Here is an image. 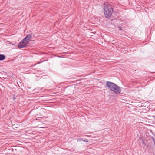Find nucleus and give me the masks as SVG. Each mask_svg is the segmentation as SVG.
Instances as JSON below:
<instances>
[{
    "label": "nucleus",
    "instance_id": "nucleus-1",
    "mask_svg": "<svg viewBox=\"0 0 155 155\" xmlns=\"http://www.w3.org/2000/svg\"><path fill=\"white\" fill-rule=\"evenodd\" d=\"M104 12L106 18H110L113 12V8L109 4H104Z\"/></svg>",
    "mask_w": 155,
    "mask_h": 155
},
{
    "label": "nucleus",
    "instance_id": "nucleus-2",
    "mask_svg": "<svg viewBox=\"0 0 155 155\" xmlns=\"http://www.w3.org/2000/svg\"><path fill=\"white\" fill-rule=\"evenodd\" d=\"M32 39V36L31 34L28 35L26 37L21 41L18 45V47L19 48H22L26 47L29 41Z\"/></svg>",
    "mask_w": 155,
    "mask_h": 155
},
{
    "label": "nucleus",
    "instance_id": "nucleus-3",
    "mask_svg": "<svg viewBox=\"0 0 155 155\" xmlns=\"http://www.w3.org/2000/svg\"><path fill=\"white\" fill-rule=\"evenodd\" d=\"M106 85L109 89L112 91L116 93H120L121 90L120 87L115 83L110 81H107Z\"/></svg>",
    "mask_w": 155,
    "mask_h": 155
},
{
    "label": "nucleus",
    "instance_id": "nucleus-4",
    "mask_svg": "<svg viewBox=\"0 0 155 155\" xmlns=\"http://www.w3.org/2000/svg\"><path fill=\"white\" fill-rule=\"evenodd\" d=\"M5 55L0 54V61L3 60L5 59Z\"/></svg>",
    "mask_w": 155,
    "mask_h": 155
},
{
    "label": "nucleus",
    "instance_id": "nucleus-5",
    "mask_svg": "<svg viewBox=\"0 0 155 155\" xmlns=\"http://www.w3.org/2000/svg\"><path fill=\"white\" fill-rule=\"evenodd\" d=\"M76 140H77V142H80L81 141H83V138H79L77 139H75Z\"/></svg>",
    "mask_w": 155,
    "mask_h": 155
},
{
    "label": "nucleus",
    "instance_id": "nucleus-6",
    "mask_svg": "<svg viewBox=\"0 0 155 155\" xmlns=\"http://www.w3.org/2000/svg\"><path fill=\"white\" fill-rule=\"evenodd\" d=\"M83 141H84V142H88V140L87 139H85L84 140L83 139Z\"/></svg>",
    "mask_w": 155,
    "mask_h": 155
},
{
    "label": "nucleus",
    "instance_id": "nucleus-7",
    "mask_svg": "<svg viewBox=\"0 0 155 155\" xmlns=\"http://www.w3.org/2000/svg\"><path fill=\"white\" fill-rule=\"evenodd\" d=\"M12 99L13 100H15V95H14L13 96Z\"/></svg>",
    "mask_w": 155,
    "mask_h": 155
},
{
    "label": "nucleus",
    "instance_id": "nucleus-8",
    "mask_svg": "<svg viewBox=\"0 0 155 155\" xmlns=\"http://www.w3.org/2000/svg\"><path fill=\"white\" fill-rule=\"evenodd\" d=\"M152 139L153 140V141H155V138H154L152 137Z\"/></svg>",
    "mask_w": 155,
    "mask_h": 155
},
{
    "label": "nucleus",
    "instance_id": "nucleus-9",
    "mask_svg": "<svg viewBox=\"0 0 155 155\" xmlns=\"http://www.w3.org/2000/svg\"><path fill=\"white\" fill-rule=\"evenodd\" d=\"M119 29L120 30H122V28L120 27H119Z\"/></svg>",
    "mask_w": 155,
    "mask_h": 155
},
{
    "label": "nucleus",
    "instance_id": "nucleus-10",
    "mask_svg": "<svg viewBox=\"0 0 155 155\" xmlns=\"http://www.w3.org/2000/svg\"><path fill=\"white\" fill-rule=\"evenodd\" d=\"M153 117H154L155 118V116H153Z\"/></svg>",
    "mask_w": 155,
    "mask_h": 155
},
{
    "label": "nucleus",
    "instance_id": "nucleus-11",
    "mask_svg": "<svg viewBox=\"0 0 155 155\" xmlns=\"http://www.w3.org/2000/svg\"><path fill=\"white\" fill-rule=\"evenodd\" d=\"M128 104L129 105H130V104Z\"/></svg>",
    "mask_w": 155,
    "mask_h": 155
}]
</instances>
